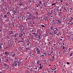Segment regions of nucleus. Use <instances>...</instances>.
<instances>
[{"label":"nucleus","instance_id":"62","mask_svg":"<svg viewBox=\"0 0 73 73\" xmlns=\"http://www.w3.org/2000/svg\"><path fill=\"white\" fill-rule=\"evenodd\" d=\"M58 54H60V52H58Z\"/></svg>","mask_w":73,"mask_h":73},{"label":"nucleus","instance_id":"22","mask_svg":"<svg viewBox=\"0 0 73 73\" xmlns=\"http://www.w3.org/2000/svg\"><path fill=\"white\" fill-rule=\"evenodd\" d=\"M58 23H61V21H60V20H58Z\"/></svg>","mask_w":73,"mask_h":73},{"label":"nucleus","instance_id":"10","mask_svg":"<svg viewBox=\"0 0 73 73\" xmlns=\"http://www.w3.org/2000/svg\"><path fill=\"white\" fill-rule=\"evenodd\" d=\"M36 51L37 52H40V51L39 50V49L37 48L36 49Z\"/></svg>","mask_w":73,"mask_h":73},{"label":"nucleus","instance_id":"50","mask_svg":"<svg viewBox=\"0 0 73 73\" xmlns=\"http://www.w3.org/2000/svg\"><path fill=\"white\" fill-rule=\"evenodd\" d=\"M50 35H52V34L51 32L50 33Z\"/></svg>","mask_w":73,"mask_h":73},{"label":"nucleus","instance_id":"8","mask_svg":"<svg viewBox=\"0 0 73 73\" xmlns=\"http://www.w3.org/2000/svg\"><path fill=\"white\" fill-rule=\"evenodd\" d=\"M55 34V35H57L58 36H59V34L58 33L56 32Z\"/></svg>","mask_w":73,"mask_h":73},{"label":"nucleus","instance_id":"63","mask_svg":"<svg viewBox=\"0 0 73 73\" xmlns=\"http://www.w3.org/2000/svg\"><path fill=\"white\" fill-rule=\"evenodd\" d=\"M19 37H21V34L19 35Z\"/></svg>","mask_w":73,"mask_h":73},{"label":"nucleus","instance_id":"46","mask_svg":"<svg viewBox=\"0 0 73 73\" xmlns=\"http://www.w3.org/2000/svg\"><path fill=\"white\" fill-rule=\"evenodd\" d=\"M56 23H58V20H57L56 21Z\"/></svg>","mask_w":73,"mask_h":73},{"label":"nucleus","instance_id":"7","mask_svg":"<svg viewBox=\"0 0 73 73\" xmlns=\"http://www.w3.org/2000/svg\"><path fill=\"white\" fill-rule=\"evenodd\" d=\"M52 57L53 58L52 60V61H53L55 60V59L54 58V56H52Z\"/></svg>","mask_w":73,"mask_h":73},{"label":"nucleus","instance_id":"25","mask_svg":"<svg viewBox=\"0 0 73 73\" xmlns=\"http://www.w3.org/2000/svg\"><path fill=\"white\" fill-rule=\"evenodd\" d=\"M72 21V19H70V20L69 21V22L70 23Z\"/></svg>","mask_w":73,"mask_h":73},{"label":"nucleus","instance_id":"33","mask_svg":"<svg viewBox=\"0 0 73 73\" xmlns=\"http://www.w3.org/2000/svg\"><path fill=\"white\" fill-rule=\"evenodd\" d=\"M39 69H42V66H40Z\"/></svg>","mask_w":73,"mask_h":73},{"label":"nucleus","instance_id":"13","mask_svg":"<svg viewBox=\"0 0 73 73\" xmlns=\"http://www.w3.org/2000/svg\"><path fill=\"white\" fill-rule=\"evenodd\" d=\"M19 13L20 14H22V13L21 11H19Z\"/></svg>","mask_w":73,"mask_h":73},{"label":"nucleus","instance_id":"21","mask_svg":"<svg viewBox=\"0 0 73 73\" xmlns=\"http://www.w3.org/2000/svg\"><path fill=\"white\" fill-rule=\"evenodd\" d=\"M31 69H32V68H31L30 69V72H31V73H32V72H33V70H32Z\"/></svg>","mask_w":73,"mask_h":73},{"label":"nucleus","instance_id":"6","mask_svg":"<svg viewBox=\"0 0 73 73\" xmlns=\"http://www.w3.org/2000/svg\"><path fill=\"white\" fill-rule=\"evenodd\" d=\"M21 40L22 41V42L23 43H24V38H21Z\"/></svg>","mask_w":73,"mask_h":73},{"label":"nucleus","instance_id":"23","mask_svg":"<svg viewBox=\"0 0 73 73\" xmlns=\"http://www.w3.org/2000/svg\"><path fill=\"white\" fill-rule=\"evenodd\" d=\"M12 34L13 35V32L11 31V33H10L9 35H12Z\"/></svg>","mask_w":73,"mask_h":73},{"label":"nucleus","instance_id":"36","mask_svg":"<svg viewBox=\"0 0 73 73\" xmlns=\"http://www.w3.org/2000/svg\"><path fill=\"white\" fill-rule=\"evenodd\" d=\"M9 14V15H10V14H11V13H7V15H8Z\"/></svg>","mask_w":73,"mask_h":73},{"label":"nucleus","instance_id":"37","mask_svg":"<svg viewBox=\"0 0 73 73\" xmlns=\"http://www.w3.org/2000/svg\"><path fill=\"white\" fill-rule=\"evenodd\" d=\"M31 18H32L30 16V17L28 18V19H29V20H30V19H31Z\"/></svg>","mask_w":73,"mask_h":73},{"label":"nucleus","instance_id":"60","mask_svg":"<svg viewBox=\"0 0 73 73\" xmlns=\"http://www.w3.org/2000/svg\"><path fill=\"white\" fill-rule=\"evenodd\" d=\"M26 17L25 16H24L23 17V18H24L25 19V18Z\"/></svg>","mask_w":73,"mask_h":73},{"label":"nucleus","instance_id":"24","mask_svg":"<svg viewBox=\"0 0 73 73\" xmlns=\"http://www.w3.org/2000/svg\"><path fill=\"white\" fill-rule=\"evenodd\" d=\"M64 10L66 11L67 12V10L66 9V8L65 7H64Z\"/></svg>","mask_w":73,"mask_h":73},{"label":"nucleus","instance_id":"14","mask_svg":"<svg viewBox=\"0 0 73 73\" xmlns=\"http://www.w3.org/2000/svg\"><path fill=\"white\" fill-rule=\"evenodd\" d=\"M50 29L51 30H52V31H54V29H53V27H51Z\"/></svg>","mask_w":73,"mask_h":73},{"label":"nucleus","instance_id":"3","mask_svg":"<svg viewBox=\"0 0 73 73\" xmlns=\"http://www.w3.org/2000/svg\"><path fill=\"white\" fill-rule=\"evenodd\" d=\"M26 15H27V16H28L30 17L31 16V15H32V14H30L29 13H27Z\"/></svg>","mask_w":73,"mask_h":73},{"label":"nucleus","instance_id":"27","mask_svg":"<svg viewBox=\"0 0 73 73\" xmlns=\"http://www.w3.org/2000/svg\"><path fill=\"white\" fill-rule=\"evenodd\" d=\"M53 52V51H52L51 52V53H50V54L51 55V54Z\"/></svg>","mask_w":73,"mask_h":73},{"label":"nucleus","instance_id":"43","mask_svg":"<svg viewBox=\"0 0 73 73\" xmlns=\"http://www.w3.org/2000/svg\"><path fill=\"white\" fill-rule=\"evenodd\" d=\"M55 29H56V31H58L57 29V28H55Z\"/></svg>","mask_w":73,"mask_h":73},{"label":"nucleus","instance_id":"5","mask_svg":"<svg viewBox=\"0 0 73 73\" xmlns=\"http://www.w3.org/2000/svg\"><path fill=\"white\" fill-rule=\"evenodd\" d=\"M3 66H5V67H4V68H6V66H7V64L6 63H4L3 64Z\"/></svg>","mask_w":73,"mask_h":73},{"label":"nucleus","instance_id":"28","mask_svg":"<svg viewBox=\"0 0 73 73\" xmlns=\"http://www.w3.org/2000/svg\"><path fill=\"white\" fill-rule=\"evenodd\" d=\"M63 20H65V18H66V17H63Z\"/></svg>","mask_w":73,"mask_h":73},{"label":"nucleus","instance_id":"64","mask_svg":"<svg viewBox=\"0 0 73 73\" xmlns=\"http://www.w3.org/2000/svg\"><path fill=\"white\" fill-rule=\"evenodd\" d=\"M70 19H71L72 20H73V17L70 18Z\"/></svg>","mask_w":73,"mask_h":73},{"label":"nucleus","instance_id":"55","mask_svg":"<svg viewBox=\"0 0 73 73\" xmlns=\"http://www.w3.org/2000/svg\"><path fill=\"white\" fill-rule=\"evenodd\" d=\"M61 2H62L63 1V0H60Z\"/></svg>","mask_w":73,"mask_h":73},{"label":"nucleus","instance_id":"11","mask_svg":"<svg viewBox=\"0 0 73 73\" xmlns=\"http://www.w3.org/2000/svg\"><path fill=\"white\" fill-rule=\"evenodd\" d=\"M4 17L7 18V14H4Z\"/></svg>","mask_w":73,"mask_h":73},{"label":"nucleus","instance_id":"39","mask_svg":"<svg viewBox=\"0 0 73 73\" xmlns=\"http://www.w3.org/2000/svg\"><path fill=\"white\" fill-rule=\"evenodd\" d=\"M44 63H45V64H46V60H44Z\"/></svg>","mask_w":73,"mask_h":73},{"label":"nucleus","instance_id":"1","mask_svg":"<svg viewBox=\"0 0 73 73\" xmlns=\"http://www.w3.org/2000/svg\"><path fill=\"white\" fill-rule=\"evenodd\" d=\"M17 66L19 67L20 65V63L17 61H15L13 63V66H17Z\"/></svg>","mask_w":73,"mask_h":73},{"label":"nucleus","instance_id":"48","mask_svg":"<svg viewBox=\"0 0 73 73\" xmlns=\"http://www.w3.org/2000/svg\"><path fill=\"white\" fill-rule=\"evenodd\" d=\"M22 18H23V19H25V18H24L23 17H22Z\"/></svg>","mask_w":73,"mask_h":73},{"label":"nucleus","instance_id":"18","mask_svg":"<svg viewBox=\"0 0 73 73\" xmlns=\"http://www.w3.org/2000/svg\"><path fill=\"white\" fill-rule=\"evenodd\" d=\"M21 5H23V3H21L19 4V6H21Z\"/></svg>","mask_w":73,"mask_h":73},{"label":"nucleus","instance_id":"30","mask_svg":"<svg viewBox=\"0 0 73 73\" xmlns=\"http://www.w3.org/2000/svg\"><path fill=\"white\" fill-rule=\"evenodd\" d=\"M43 17H41L40 18L41 19V20H42V18H43Z\"/></svg>","mask_w":73,"mask_h":73},{"label":"nucleus","instance_id":"32","mask_svg":"<svg viewBox=\"0 0 73 73\" xmlns=\"http://www.w3.org/2000/svg\"><path fill=\"white\" fill-rule=\"evenodd\" d=\"M66 64L68 65H69V64H70V63H69V62H67Z\"/></svg>","mask_w":73,"mask_h":73},{"label":"nucleus","instance_id":"53","mask_svg":"<svg viewBox=\"0 0 73 73\" xmlns=\"http://www.w3.org/2000/svg\"><path fill=\"white\" fill-rule=\"evenodd\" d=\"M62 44L63 45H65L64 44V42H63Z\"/></svg>","mask_w":73,"mask_h":73},{"label":"nucleus","instance_id":"4","mask_svg":"<svg viewBox=\"0 0 73 73\" xmlns=\"http://www.w3.org/2000/svg\"><path fill=\"white\" fill-rule=\"evenodd\" d=\"M44 25H41V26L42 27H43V28H44V27H45V26H46V24H44Z\"/></svg>","mask_w":73,"mask_h":73},{"label":"nucleus","instance_id":"17","mask_svg":"<svg viewBox=\"0 0 73 73\" xmlns=\"http://www.w3.org/2000/svg\"><path fill=\"white\" fill-rule=\"evenodd\" d=\"M40 57H45V55H44L42 54L40 55Z\"/></svg>","mask_w":73,"mask_h":73},{"label":"nucleus","instance_id":"42","mask_svg":"<svg viewBox=\"0 0 73 73\" xmlns=\"http://www.w3.org/2000/svg\"><path fill=\"white\" fill-rule=\"evenodd\" d=\"M46 54L48 55H50V54H49V53H47Z\"/></svg>","mask_w":73,"mask_h":73},{"label":"nucleus","instance_id":"52","mask_svg":"<svg viewBox=\"0 0 73 73\" xmlns=\"http://www.w3.org/2000/svg\"><path fill=\"white\" fill-rule=\"evenodd\" d=\"M2 48H1V45H0V49H1Z\"/></svg>","mask_w":73,"mask_h":73},{"label":"nucleus","instance_id":"61","mask_svg":"<svg viewBox=\"0 0 73 73\" xmlns=\"http://www.w3.org/2000/svg\"><path fill=\"white\" fill-rule=\"evenodd\" d=\"M55 70V69H52V70Z\"/></svg>","mask_w":73,"mask_h":73},{"label":"nucleus","instance_id":"9","mask_svg":"<svg viewBox=\"0 0 73 73\" xmlns=\"http://www.w3.org/2000/svg\"><path fill=\"white\" fill-rule=\"evenodd\" d=\"M5 54H9V52L7 51L5 52Z\"/></svg>","mask_w":73,"mask_h":73},{"label":"nucleus","instance_id":"58","mask_svg":"<svg viewBox=\"0 0 73 73\" xmlns=\"http://www.w3.org/2000/svg\"><path fill=\"white\" fill-rule=\"evenodd\" d=\"M33 35H35V34H36V33H32Z\"/></svg>","mask_w":73,"mask_h":73},{"label":"nucleus","instance_id":"2","mask_svg":"<svg viewBox=\"0 0 73 73\" xmlns=\"http://www.w3.org/2000/svg\"><path fill=\"white\" fill-rule=\"evenodd\" d=\"M69 57L71 58H73V54L72 53H71L69 56Z\"/></svg>","mask_w":73,"mask_h":73},{"label":"nucleus","instance_id":"57","mask_svg":"<svg viewBox=\"0 0 73 73\" xmlns=\"http://www.w3.org/2000/svg\"><path fill=\"white\" fill-rule=\"evenodd\" d=\"M54 73H56V70H55V71H54Z\"/></svg>","mask_w":73,"mask_h":73},{"label":"nucleus","instance_id":"19","mask_svg":"<svg viewBox=\"0 0 73 73\" xmlns=\"http://www.w3.org/2000/svg\"><path fill=\"white\" fill-rule=\"evenodd\" d=\"M44 4V7H46V3H43V5Z\"/></svg>","mask_w":73,"mask_h":73},{"label":"nucleus","instance_id":"41","mask_svg":"<svg viewBox=\"0 0 73 73\" xmlns=\"http://www.w3.org/2000/svg\"><path fill=\"white\" fill-rule=\"evenodd\" d=\"M71 40H73V38L72 37H71Z\"/></svg>","mask_w":73,"mask_h":73},{"label":"nucleus","instance_id":"44","mask_svg":"<svg viewBox=\"0 0 73 73\" xmlns=\"http://www.w3.org/2000/svg\"><path fill=\"white\" fill-rule=\"evenodd\" d=\"M54 11L52 12H51V13H52H52H54Z\"/></svg>","mask_w":73,"mask_h":73},{"label":"nucleus","instance_id":"49","mask_svg":"<svg viewBox=\"0 0 73 73\" xmlns=\"http://www.w3.org/2000/svg\"><path fill=\"white\" fill-rule=\"evenodd\" d=\"M12 57H15V55H12Z\"/></svg>","mask_w":73,"mask_h":73},{"label":"nucleus","instance_id":"31","mask_svg":"<svg viewBox=\"0 0 73 73\" xmlns=\"http://www.w3.org/2000/svg\"><path fill=\"white\" fill-rule=\"evenodd\" d=\"M39 4H42V3H41V1H40V2Z\"/></svg>","mask_w":73,"mask_h":73},{"label":"nucleus","instance_id":"59","mask_svg":"<svg viewBox=\"0 0 73 73\" xmlns=\"http://www.w3.org/2000/svg\"><path fill=\"white\" fill-rule=\"evenodd\" d=\"M40 52L37 53V54H40Z\"/></svg>","mask_w":73,"mask_h":73},{"label":"nucleus","instance_id":"51","mask_svg":"<svg viewBox=\"0 0 73 73\" xmlns=\"http://www.w3.org/2000/svg\"><path fill=\"white\" fill-rule=\"evenodd\" d=\"M27 42H30V41H29V40L27 41Z\"/></svg>","mask_w":73,"mask_h":73},{"label":"nucleus","instance_id":"47","mask_svg":"<svg viewBox=\"0 0 73 73\" xmlns=\"http://www.w3.org/2000/svg\"><path fill=\"white\" fill-rule=\"evenodd\" d=\"M65 49L67 50V47H65L64 49Z\"/></svg>","mask_w":73,"mask_h":73},{"label":"nucleus","instance_id":"45","mask_svg":"<svg viewBox=\"0 0 73 73\" xmlns=\"http://www.w3.org/2000/svg\"><path fill=\"white\" fill-rule=\"evenodd\" d=\"M26 49H27V50H29V48H26Z\"/></svg>","mask_w":73,"mask_h":73},{"label":"nucleus","instance_id":"16","mask_svg":"<svg viewBox=\"0 0 73 73\" xmlns=\"http://www.w3.org/2000/svg\"><path fill=\"white\" fill-rule=\"evenodd\" d=\"M38 37L39 39L40 40L41 39V38H40V35H38Z\"/></svg>","mask_w":73,"mask_h":73},{"label":"nucleus","instance_id":"15","mask_svg":"<svg viewBox=\"0 0 73 73\" xmlns=\"http://www.w3.org/2000/svg\"><path fill=\"white\" fill-rule=\"evenodd\" d=\"M34 70H35V72H37L38 70H37V68H36L35 69H34Z\"/></svg>","mask_w":73,"mask_h":73},{"label":"nucleus","instance_id":"35","mask_svg":"<svg viewBox=\"0 0 73 73\" xmlns=\"http://www.w3.org/2000/svg\"><path fill=\"white\" fill-rule=\"evenodd\" d=\"M55 4H56V3H52V5H55Z\"/></svg>","mask_w":73,"mask_h":73},{"label":"nucleus","instance_id":"56","mask_svg":"<svg viewBox=\"0 0 73 73\" xmlns=\"http://www.w3.org/2000/svg\"><path fill=\"white\" fill-rule=\"evenodd\" d=\"M50 15H51V14H52V13L51 12V13H49Z\"/></svg>","mask_w":73,"mask_h":73},{"label":"nucleus","instance_id":"20","mask_svg":"<svg viewBox=\"0 0 73 73\" xmlns=\"http://www.w3.org/2000/svg\"><path fill=\"white\" fill-rule=\"evenodd\" d=\"M29 54H30V56H32V55H33V53H29Z\"/></svg>","mask_w":73,"mask_h":73},{"label":"nucleus","instance_id":"12","mask_svg":"<svg viewBox=\"0 0 73 73\" xmlns=\"http://www.w3.org/2000/svg\"><path fill=\"white\" fill-rule=\"evenodd\" d=\"M7 21H10V19H9V18H7Z\"/></svg>","mask_w":73,"mask_h":73},{"label":"nucleus","instance_id":"38","mask_svg":"<svg viewBox=\"0 0 73 73\" xmlns=\"http://www.w3.org/2000/svg\"><path fill=\"white\" fill-rule=\"evenodd\" d=\"M33 15H32H32L30 16V17L32 18V17H33Z\"/></svg>","mask_w":73,"mask_h":73},{"label":"nucleus","instance_id":"40","mask_svg":"<svg viewBox=\"0 0 73 73\" xmlns=\"http://www.w3.org/2000/svg\"><path fill=\"white\" fill-rule=\"evenodd\" d=\"M72 49L71 48H69V49H68V50H71V49Z\"/></svg>","mask_w":73,"mask_h":73},{"label":"nucleus","instance_id":"29","mask_svg":"<svg viewBox=\"0 0 73 73\" xmlns=\"http://www.w3.org/2000/svg\"><path fill=\"white\" fill-rule=\"evenodd\" d=\"M21 37H23V35L21 33Z\"/></svg>","mask_w":73,"mask_h":73},{"label":"nucleus","instance_id":"26","mask_svg":"<svg viewBox=\"0 0 73 73\" xmlns=\"http://www.w3.org/2000/svg\"><path fill=\"white\" fill-rule=\"evenodd\" d=\"M65 46H63V48H62L64 50V49H65Z\"/></svg>","mask_w":73,"mask_h":73},{"label":"nucleus","instance_id":"54","mask_svg":"<svg viewBox=\"0 0 73 73\" xmlns=\"http://www.w3.org/2000/svg\"><path fill=\"white\" fill-rule=\"evenodd\" d=\"M46 53H43V54H44L45 55H46V54H45Z\"/></svg>","mask_w":73,"mask_h":73},{"label":"nucleus","instance_id":"34","mask_svg":"<svg viewBox=\"0 0 73 73\" xmlns=\"http://www.w3.org/2000/svg\"><path fill=\"white\" fill-rule=\"evenodd\" d=\"M43 8H44V7L43 6L42 7H40L41 9H43Z\"/></svg>","mask_w":73,"mask_h":73}]
</instances>
